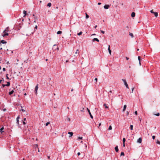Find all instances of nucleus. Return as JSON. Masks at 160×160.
<instances>
[{"label": "nucleus", "mask_w": 160, "mask_h": 160, "mask_svg": "<svg viewBox=\"0 0 160 160\" xmlns=\"http://www.w3.org/2000/svg\"><path fill=\"white\" fill-rule=\"evenodd\" d=\"M135 114L136 115H137L138 114V112H137V111H135Z\"/></svg>", "instance_id": "41"}, {"label": "nucleus", "mask_w": 160, "mask_h": 160, "mask_svg": "<svg viewBox=\"0 0 160 160\" xmlns=\"http://www.w3.org/2000/svg\"><path fill=\"white\" fill-rule=\"evenodd\" d=\"M68 133L70 134V136H69V137H70L73 135V133L72 132H68Z\"/></svg>", "instance_id": "10"}, {"label": "nucleus", "mask_w": 160, "mask_h": 160, "mask_svg": "<svg viewBox=\"0 0 160 160\" xmlns=\"http://www.w3.org/2000/svg\"><path fill=\"white\" fill-rule=\"evenodd\" d=\"M56 46V45L54 44V45H53V47H54L55 46Z\"/></svg>", "instance_id": "60"}, {"label": "nucleus", "mask_w": 160, "mask_h": 160, "mask_svg": "<svg viewBox=\"0 0 160 160\" xmlns=\"http://www.w3.org/2000/svg\"><path fill=\"white\" fill-rule=\"evenodd\" d=\"M4 128L3 127H2L0 129V132L1 133H2V132H4V131L3 130Z\"/></svg>", "instance_id": "12"}, {"label": "nucleus", "mask_w": 160, "mask_h": 160, "mask_svg": "<svg viewBox=\"0 0 160 160\" xmlns=\"http://www.w3.org/2000/svg\"><path fill=\"white\" fill-rule=\"evenodd\" d=\"M139 119L140 121H141V119L140 118H139Z\"/></svg>", "instance_id": "61"}, {"label": "nucleus", "mask_w": 160, "mask_h": 160, "mask_svg": "<svg viewBox=\"0 0 160 160\" xmlns=\"http://www.w3.org/2000/svg\"><path fill=\"white\" fill-rule=\"evenodd\" d=\"M139 63L140 65L141 64L140 61H139Z\"/></svg>", "instance_id": "62"}, {"label": "nucleus", "mask_w": 160, "mask_h": 160, "mask_svg": "<svg viewBox=\"0 0 160 160\" xmlns=\"http://www.w3.org/2000/svg\"><path fill=\"white\" fill-rule=\"evenodd\" d=\"M1 42L2 44L6 43L7 42L4 40H2L1 41Z\"/></svg>", "instance_id": "17"}, {"label": "nucleus", "mask_w": 160, "mask_h": 160, "mask_svg": "<svg viewBox=\"0 0 160 160\" xmlns=\"http://www.w3.org/2000/svg\"><path fill=\"white\" fill-rule=\"evenodd\" d=\"M123 146L124 147H125V143H123Z\"/></svg>", "instance_id": "59"}, {"label": "nucleus", "mask_w": 160, "mask_h": 160, "mask_svg": "<svg viewBox=\"0 0 160 160\" xmlns=\"http://www.w3.org/2000/svg\"><path fill=\"white\" fill-rule=\"evenodd\" d=\"M101 31V32L102 33H103V34L104 33H105V32H104V31H103L101 30V31Z\"/></svg>", "instance_id": "39"}, {"label": "nucleus", "mask_w": 160, "mask_h": 160, "mask_svg": "<svg viewBox=\"0 0 160 160\" xmlns=\"http://www.w3.org/2000/svg\"><path fill=\"white\" fill-rule=\"evenodd\" d=\"M82 32L81 31L79 33H78L77 34L78 35L80 36V35H81L82 34Z\"/></svg>", "instance_id": "26"}, {"label": "nucleus", "mask_w": 160, "mask_h": 160, "mask_svg": "<svg viewBox=\"0 0 160 160\" xmlns=\"http://www.w3.org/2000/svg\"><path fill=\"white\" fill-rule=\"evenodd\" d=\"M129 35L132 37H133V34L132 33H129Z\"/></svg>", "instance_id": "28"}, {"label": "nucleus", "mask_w": 160, "mask_h": 160, "mask_svg": "<svg viewBox=\"0 0 160 160\" xmlns=\"http://www.w3.org/2000/svg\"><path fill=\"white\" fill-rule=\"evenodd\" d=\"M155 136H152V139H153V140L155 139Z\"/></svg>", "instance_id": "40"}, {"label": "nucleus", "mask_w": 160, "mask_h": 160, "mask_svg": "<svg viewBox=\"0 0 160 160\" xmlns=\"http://www.w3.org/2000/svg\"><path fill=\"white\" fill-rule=\"evenodd\" d=\"M23 14H24L23 16L24 17H25V16L26 15V11L25 10H24L23 11Z\"/></svg>", "instance_id": "19"}, {"label": "nucleus", "mask_w": 160, "mask_h": 160, "mask_svg": "<svg viewBox=\"0 0 160 160\" xmlns=\"http://www.w3.org/2000/svg\"><path fill=\"white\" fill-rule=\"evenodd\" d=\"M2 85L3 87H4L5 86H6V85L5 84H2Z\"/></svg>", "instance_id": "51"}, {"label": "nucleus", "mask_w": 160, "mask_h": 160, "mask_svg": "<svg viewBox=\"0 0 160 160\" xmlns=\"http://www.w3.org/2000/svg\"><path fill=\"white\" fill-rule=\"evenodd\" d=\"M133 89H134V88H132V92H133Z\"/></svg>", "instance_id": "53"}, {"label": "nucleus", "mask_w": 160, "mask_h": 160, "mask_svg": "<svg viewBox=\"0 0 160 160\" xmlns=\"http://www.w3.org/2000/svg\"><path fill=\"white\" fill-rule=\"evenodd\" d=\"M123 143H125V141H126V139L125 138H123Z\"/></svg>", "instance_id": "33"}, {"label": "nucleus", "mask_w": 160, "mask_h": 160, "mask_svg": "<svg viewBox=\"0 0 160 160\" xmlns=\"http://www.w3.org/2000/svg\"><path fill=\"white\" fill-rule=\"evenodd\" d=\"M23 120H24V121H26V118H24L23 119Z\"/></svg>", "instance_id": "57"}, {"label": "nucleus", "mask_w": 160, "mask_h": 160, "mask_svg": "<svg viewBox=\"0 0 160 160\" xmlns=\"http://www.w3.org/2000/svg\"><path fill=\"white\" fill-rule=\"evenodd\" d=\"M93 41H97L98 42H99V40L97 38H94L93 39Z\"/></svg>", "instance_id": "16"}, {"label": "nucleus", "mask_w": 160, "mask_h": 160, "mask_svg": "<svg viewBox=\"0 0 160 160\" xmlns=\"http://www.w3.org/2000/svg\"><path fill=\"white\" fill-rule=\"evenodd\" d=\"M24 95H26V93H25L24 94Z\"/></svg>", "instance_id": "64"}, {"label": "nucleus", "mask_w": 160, "mask_h": 160, "mask_svg": "<svg viewBox=\"0 0 160 160\" xmlns=\"http://www.w3.org/2000/svg\"><path fill=\"white\" fill-rule=\"evenodd\" d=\"M22 123H23V124L24 125H25V124H26V123L24 121H23V122H22Z\"/></svg>", "instance_id": "42"}, {"label": "nucleus", "mask_w": 160, "mask_h": 160, "mask_svg": "<svg viewBox=\"0 0 160 160\" xmlns=\"http://www.w3.org/2000/svg\"><path fill=\"white\" fill-rule=\"evenodd\" d=\"M20 118L19 116H18L17 118V123L18 125V127H20V126L19 124V119Z\"/></svg>", "instance_id": "4"}, {"label": "nucleus", "mask_w": 160, "mask_h": 160, "mask_svg": "<svg viewBox=\"0 0 160 160\" xmlns=\"http://www.w3.org/2000/svg\"><path fill=\"white\" fill-rule=\"evenodd\" d=\"M2 81V80H0V83H1V82Z\"/></svg>", "instance_id": "58"}, {"label": "nucleus", "mask_w": 160, "mask_h": 160, "mask_svg": "<svg viewBox=\"0 0 160 160\" xmlns=\"http://www.w3.org/2000/svg\"><path fill=\"white\" fill-rule=\"evenodd\" d=\"M98 5H101V3H100V2H98Z\"/></svg>", "instance_id": "52"}, {"label": "nucleus", "mask_w": 160, "mask_h": 160, "mask_svg": "<svg viewBox=\"0 0 160 160\" xmlns=\"http://www.w3.org/2000/svg\"><path fill=\"white\" fill-rule=\"evenodd\" d=\"M112 129V127L110 125V126H109V128H108V130H111Z\"/></svg>", "instance_id": "25"}, {"label": "nucleus", "mask_w": 160, "mask_h": 160, "mask_svg": "<svg viewBox=\"0 0 160 160\" xmlns=\"http://www.w3.org/2000/svg\"><path fill=\"white\" fill-rule=\"evenodd\" d=\"M126 114L127 116H128V115H129V112L127 111L126 112Z\"/></svg>", "instance_id": "37"}, {"label": "nucleus", "mask_w": 160, "mask_h": 160, "mask_svg": "<svg viewBox=\"0 0 160 160\" xmlns=\"http://www.w3.org/2000/svg\"><path fill=\"white\" fill-rule=\"evenodd\" d=\"M38 84H37L35 87V94L36 95H37V93H38L37 91H38Z\"/></svg>", "instance_id": "5"}, {"label": "nucleus", "mask_w": 160, "mask_h": 160, "mask_svg": "<svg viewBox=\"0 0 160 160\" xmlns=\"http://www.w3.org/2000/svg\"><path fill=\"white\" fill-rule=\"evenodd\" d=\"M77 154L79 156L80 155V152H78Z\"/></svg>", "instance_id": "48"}, {"label": "nucleus", "mask_w": 160, "mask_h": 160, "mask_svg": "<svg viewBox=\"0 0 160 160\" xmlns=\"http://www.w3.org/2000/svg\"><path fill=\"white\" fill-rule=\"evenodd\" d=\"M126 58L127 59V60H128L129 59V58L127 57H126Z\"/></svg>", "instance_id": "49"}, {"label": "nucleus", "mask_w": 160, "mask_h": 160, "mask_svg": "<svg viewBox=\"0 0 160 160\" xmlns=\"http://www.w3.org/2000/svg\"><path fill=\"white\" fill-rule=\"evenodd\" d=\"M2 70H3V71H5V70H6V69H5V68H3Z\"/></svg>", "instance_id": "50"}, {"label": "nucleus", "mask_w": 160, "mask_h": 160, "mask_svg": "<svg viewBox=\"0 0 160 160\" xmlns=\"http://www.w3.org/2000/svg\"><path fill=\"white\" fill-rule=\"evenodd\" d=\"M38 27L37 25H36L35 27V29L36 30L37 29Z\"/></svg>", "instance_id": "45"}, {"label": "nucleus", "mask_w": 160, "mask_h": 160, "mask_svg": "<svg viewBox=\"0 0 160 160\" xmlns=\"http://www.w3.org/2000/svg\"><path fill=\"white\" fill-rule=\"evenodd\" d=\"M142 141V139L141 138H139L137 141V142L140 143Z\"/></svg>", "instance_id": "7"}, {"label": "nucleus", "mask_w": 160, "mask_h": 160, "mask_svg": "<svg viewBox=\"0 0 160 160\" xmlns=\"http://www.w3.org/2000/svg\"><path fill=\"white\" fill-rule=\"evenodd\" d=\"M138 60L139 61H140V56H138Z\"/></svg>", "instance_id": "38"}, {"label": "nucleus", "mask_w": 160, "mask_h": 160, "mask_svg": "<svg viewBox=\"0 0 160 160\" xmlns=\"http://www.w3.org/2000/svg\"><path fill=\"white\" fill-rule=\"evenodd\" d=\"M49 124H50V122H47L46 123V124H45V125H46V126H47Z\"/></svg>", "instance_id": "34"}, {"label": "nucleus", "mask_w": 160, "mask_h": 160, "mask_svg": "<svg viewBox=\"0 0 160 160\" xmlns=\"http://www.w3.org/2000/svg\"><path fill=\"white\" fill-rule=\"evenodd\" d=\"M156 143L157 144L160 145V141H159L158 140H157Z\"/></svg>", "instance_id": "27"}, {"label": "nucleus", "mask_w": 160, "mask_h": 160, "mask_svg": "<svg viewBox=\"0 0 160 160\" xmlns=\"http://www.w3.org/2000/svg\"><path fill=\"white\" fill-rule=\"evenodd\" d=\"M84 109V108H80V111L81 112H83V110Z\"/></svg>", "instance_id": "21"}, {"label": "nucleus", "mask_w": 160, "mask_h": 160, "mask_svg": "<svg viewBox=\"0 0 160 160\" xmlns=\"http://www.w3.org/2000/svg\"><path fill=\"white\" fill-rule=\"evenodd\" d=\"M2 49V48H0V50H1V49Z\"/></svg>", "instance_id": "63"}, {"label": "nucleus", "mask_w": 160, "mask_h": 160, "mask_svg": "<svg viewBox=\"0 0 160 160\" xmlns=\"http://www.w3.org/2000/svg\"><path fill=\"white\" fill-rule=\"evenodd\" d=\"M9 28L8 27H7L6 28L5 30L4 31V32H5V31H6L7 32H8V31H9Z\"/></svg>", "instance_id": "11"}, {"label": "nucleus", "mask_w": 160, "mask_h": 160, "mask_svg": "<svg viewBox=\"0 0 160 160\" xmlns=\"http://www.w3.org/2000/svg\"><path fill=\"white\" fill-rule=\"evenodd\" d=\"M110 45H109L108 47V52H109L110 54L111 55V51L110 49Z\"/></svg>", "instance_id": "8"}, {"label": "nucleus", "mask_w": 160, "mask_h": 160, "mask_svg": "<svg viewBox=\"0 0 160 160\" xmlns=\"http://www.w3.org/2000/svg\"><path fill=\"white\" fill-rule=\"evenodd\" d=\"M85 14H86V19H88V18H89V15H88L87 13H85Z\"/></svg>", "instance_id": "23"}, {"label": "nucleus", "mask_w": 160, "mask_h": 160, "mask_svg": "<svg viewBox=\"0 0 160 160\" xmlns=\"http://www.w3.org/2000/svg\"><path fill=\"white\" fill-rule=\"evenodd\" d=\"M150 12L151 13H153L155 17H158V13L157 12H153L152 10H151Z\"/></svg>", "instance_id": "2"}, {"label": "nucleus", "mask_w": 160, "mask_h": 160, "mask_svg": "<svg viewBox=\"0 0 160 160\" xmlns=\"http://www.w3.org/2000/svg\"><path fill=\"white\" fill-rule=\"evenodd\" d=\"M97 25H96L95 26L94 28H96L97 27Z\"/></svg>", "instance_id": "56"}, {"label": "nucleus", "mask_w": 160, "mask_h": 160, "mask_svg": "<svg viewBox=\"0 0 160 160\" xmlns=\"http://www.w3.org/2000/svg\"><path fill=\"white\" fill-rule=\"evenodd\" d=\"M78 49H77V51H76V52H75V53H76V54H77V53H78Z\"/></svg>", "instance_id": "46"}, {"label": "nucleus", "mask_w": 160, "mask_h": 160, "mask_svg": "<svg viewBox=\"0 0 160 160\" xmlns=\"http://www.w3.org/2000/svg\"><path fill=\"white\" fill-rule=\"evenodd\" d=\"M51 6V3L49 2L47 6L49 7H50Z\"/></svg>", "instance_id": "24"}, {"label": "nucleus", "mask_w": 160, "mask_h": 160, "mask_svg": "<svg viewBox=\"0 0 160 160\" xmlns=\"http://www.w3.org/2000/svg\"><path fill=\"white\" fill-rule=\"evenodd\" d=\"M124 154L123 152H122L121 153V156H124Z\"/></svg>", "instance_id": "29"}, {"label": "nucleus", "mask_w": 160, "mask_h": 160, "mask_svg": "<svg viewBox=\"0 0 160 160\" xmlns=\"http://www.w3.org/2000/svg\"><path fill=\"white\" fill-rule=\"evenodd\" d=\"M94 80L95 81H96V82H97L98 80V79L97 78H95Z\"/></svg>", "instance_id": "43"}, {"label": "nucleus", "mask_w": 160, "mask_h": 160, "mask_svg": "<svg viewBox=\"0 0 160 160\" xmlns=\"http://www.w3.org/2000/svg\"><path fill=\"white\" fill-rule=\"evenodd\" d=\"M115 149L116 151L117 152L118 151V146H117L115 148Z\"/></svg>", "instance_id": "15"}, {"label": "nucleus", "mask_w": 160, "mask_h": 160, "mask_svg": "<svg viewBox=\"0 0 160 160\" xmlns=\"http://www.w3.org/2000/svg\"><path fill=\"white\" fill-rule=\"evenodd\" d=\"M126 107L127 105H124L123 110H122L123 112H124L125 111V109H126Z\"/></svg>", "instance_id": "13"}, {"label": "nucleus", "mask_w": 160, "mask_h": 160, "mask_svg": "<svg viewBox=\"0 0 160 160\" xmlns=\"http://www.w3.org/2000/svg\"><path fill=\"white\" fill-rule=\"evenodd\" d=\"M62 33V32L61 31H58L57 32V34H61Z\"/></svg>", "instance_id": "20"}, {"label": "nucleus", "mask_w": 160, "mask_h": 160, "mask_svg": "<svg viewBox=\"0 0 160 160\" xmlns=\"http://www.w3.org/2000/svg\"><path fill=\"white\" fill-rule=\"evenodd\" d=\"M48 159H49L50 158V156H48Z\"/></svg>", "instance_id": "54"}, {"label": "nucleus", "mask_w": 160, "mask_h": 160, "mask_svg": "<svg viewBox=\"0 0 160 160\" xmlns=\"http://www.w3.org/2000/svg\"><path fill=\"white\" fill-rule=\"evenodd\" d=\"M109 6L108 5H105L104 6V8L105 9H108V8H109Z\"/></svg>", "instance_id": "9"}, {"label": "nucleus", "mask_w": 160, "mask_h": 160, "mask_svg": "<svg viewBox=\"0 0 160 160\" xmlns=\"http://www.w3.org/2000/svg\"><path fill=\"white\" fill-rule=\"evenodd\" d=\"M135 13L134 12H132L131 14V16L132 18H133L135 17Z\"/></svg>", "instance_id": "14"}, {"label": "nucleus", "mask_w": 160, "mask_h": 160, "mask_svg": "<svg viewBox=\"0 0 160 160\" xmlns=\"http://www.w3.org/2000/svg\"><path fill=\"white\" fill-rule=\"evenodd\" d=\"M122 80L123 81V82H124V85L127 88H129V87H128V84H127V82H126V81L124 79H122Z\"/></svg>", "instance_id": "1"}, {"label": "nucleus", "mask_w": 160, "mask_h": 160, "mask_svg": "<svg viewBox=\"0 0 160 160\" xmlns=\"http://www.w3.org/2000/svg\"><path fill=\"white\" fill-rule=\"evenodd\" d=\"M3 34H2V36H3V37H4L6 36H8V32H7L6 31H5V32H4V31L3 32Z\"/></svg>", "instance_id": "3"}, {"label": "nucleus", "mask_w": 160, "mask_h": 160, "mask_svg": "<svg viewBox=\"0 0 160 160\" xmlns=\"http://www.w3.org/2000/svg\"><path fill=\"white\" fill-rule=\"evenodd\" d=\"M155 115L158 116H159L160 115L159 113L158 112L157 114H155Z\"/></svg>", "instance_id": "35"}, {"label": "nucleus", "mask_w": 160, "mask_h": 160, "mask_svg": "<svg viewBox=\"0 0 160 160\" xmlns=\"http://www.w3.org/2000/svg\"><path fill=\"white\" fill-rule=\"evenodd\" d=\"M67 120L69 122L70 120V119L69 118H67Z\"/></svg>", "instance_id": "44"}, {"label": "nucleus", "mask_w": 160, "mask_h": 160, "mask_svg": "<svg viewBox=\"0 0 160 160\" xmlns=\"http://www.w3.org/2000/svg\"><path fill=\"white\" fill-rule=\"evenodd\" d=\"M10 85V82H7V84H6V86H9Z\"/></svg>", "instance_id": "22"}, {"label": "nucleus", "mask_w": 160, "mask_h": 160, "mask_svg": "<svg viewBox=\"0 0 160 160\" xmlns=\"http://www.w3.org/2000/svg\"><path fill=\"white\" fill-rule=\"evenodd\" d=\"M21 110H22V111L23 112H24L25 111V110L22 109H21Z\"/></svg>", "instance_id": "47"}, {"label": "nucleus", "mask_w": 160, "mask_h": 160, "mask_svg": "<svg viewBox=\"0 0 160 160\" xmlns=\"http://www.w3.org/2000/svg\"><path fill=\"white\" fill-rule=\"evenodd\" d=\"M101 125V123H100L99 124L98 127Z\"/></svg>", "instance_id": "55"}, {"label": "nucleus", "mask_w": 160, "mask_h": 160, "mask_svg": "<svg viewBox=\"0 0 160 160\" xmlns=\"http://www.w3.org/2000/svg\"><path fill=\"white\" fill-rule=\"evenodd\" d=\"M133 126L132 125H130V129L131 130H133Z\"/></svg>", "instance_id": "30"}, {"label": "nucleus", "mask_w": 160, "mask_h": 160, "mask_svg": "<svg viewBox=\"0 0 160 160\" xmlns=\"http://www.w3.org/2000/svg\"><path fill=\"white\" fill-rule=\"evenodd\" d=\"M87 109L89 113V114L90 115V118H91L92 119L93 118V116H92V114L90 112V110L88 109V108H87Z\"/></svg>", "instance_id": "6"}, {"label": "nucleus", "mask_w": 160, "mask_h": 160, "mask_svg": "<svg viewBox=\"0 0 160 160\" xmlns=\"http://www.w3.org/2000/svg\"><path fill=\"white\" fill-rule=\"evenodd\" d=\"M8 74H7L6 75V77L7 79H9V78L8 76Z\"/></svg>", "instance_id": "36"}, {"label": "nucleus", "mask_w": 160, "mask_h": 160, "mask_svg": "<svg viewBox=\"0 0 160 160\" xmlns=\"http://www.w3.org/2000/svg\"><path fill=\"white\" fill-rule=\"evenodd\" d=\"M13 92H14V91L13 90H12L11 91H10L9 92V94L10 95L12 94L13 93Z\"/></svg>", "instance_id": "18"}, {"label": "nucleus", "mask_w": 160, "mask_h": 160, "mask_svg": "<svg viewBox=\"0 0 160 160\" xmlns=\"http://www.w3.org/2000/svg\"><path fill=\"white\" fill-rule=\"evenodd\" d=\"M82 139V137H78V139L80 140H81Z\"/></svg>", "instance_id": "31"}, {"label": "nucleus", "mask_w": 160, "mask_h": 160, "mask_svg": "<svg viewBox=\"0 0 160 160\" xmlns=\"http://www.w3.org/2000/svg\"><path fill=\"white\" fill-rule=\"evenodd\" d=\"M104 106H105V108H108V106H107L105 104H104Z\"/></svg>", "instance_id": "32"}]
</instances>
